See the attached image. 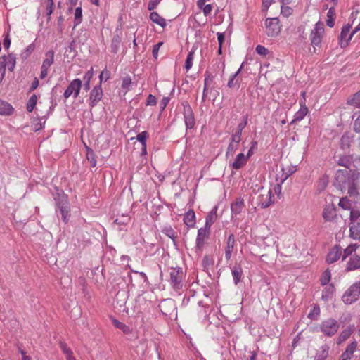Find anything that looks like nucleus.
<instances>
[{"instance_id":"1","label":"nucleus","mask_w":360,"mask_h":360,"mask_svg":"<svg viewBox=\"0 0 360 360\" xmlns=\"http://www.w3.org/2000/svg\"><path fill=\"white\" fill-rule=\"evenodd\" d=\"M359 179L360 174L356 171L339 169L335 174L334 185L342 192L347 190L349 197L358 198L360 200Z\"/></svg>"},{"instance_id":"2","label":"nucleus","mask_w":360,"mask_h":360,"mask_svg":"<svg viewBox=\"0 0 360 360\" xmlns=\"http://www.w3.org/2000/svg\"><path fill=\"white\" fill-rule=\"evenodd\" d=\"M319 330L327 337L335 335L340 328V323L335 319L328 318L321 321Z\"/></svg>"},{"instance_id":"3","label":"nucleus","mask_w":360,"mask_h":360,"mask_svg":"<svg viewBox=\"0 0 360 360\" xmlns=\"http://www.w3.org/2000/svg\"><path fill=\"white\" fill-rule=\"evenodd\" d=\"M360 297V281L353 283L344 293L342 301L347 304H351L359 300Z\"/></svg>"},{"instance_id":"4","label":"nucleus","mask_w":360,"mask_h":360,"mask_svg":"<svg viewBox=\"0 0 360 360\" xmlns=\"http://www.w3.org/2000/svg\"><path fill=\"white\" fill-rule=\"evenodd\" d=\"M281 30L278 18H267L265 20V32L268 37L278 36Z\"/></svg>"},{"instance_id":"5","label":"nucleus","mask_w":360,"mask_h":360,"mask_svg":"<svg viewBox=\"0 0 360 360\" xmlns=\"http://www.w3.org/2000/svg\"><path fill=\"white\" fill-rule=\"evenodd\" d=\"M184 271L181 268H173L169 272V283L175 290H179L183 287Z\"/></svg>"},{"instance_id":"6","label":"nucleus","mask_w":360,"mask_h":360,"mask_svg":"<svg viewBox=\"0 0 360 360\" xmlns=\"http://www.w3.org/2000/svg\"><path fill=\"white\" fill-rule=\"evenodd\" d=\"M323 34L324 24L323 22L318 21L310 33L311 45L314 46H319L322 42Z\"/></svg>"},{"instance_id":"7","label":"nucleus","mask_w":360,"mask_h":360,"mask_svg":"<svg viewBox=\"0 0 360 360\" xmlns=\"http://www.w3.org/2000/svg\"><path fill=\"white\" fill-rule=\"evenodd\" d=\"M210 230L205 227L198 229V234L195 240V251L201 252L206 240L210 237Z\"/></svg>"},{"instance_id":"8","label":"nucleus","mask_w":360,"mask_h":360,"mask_svg":"<svg viewBox=\"0 0 360 360\" xmlns=\"http://www.w3.org/2000/svg\"><path fill=\"white\" fill-rule=\"evenodd\" d=\"M184 118L187 129H193L195 125V120L193 111L191 105L188 103H184Z\"/></svg>"},{"instance_id":"9","label":"nucleus","mask_w":360,"mask_h":360,"mask_svg":"<svg viewBox=\"0 0 360 360\" xmlns=\"http://www.w3.org/2000/svg\"><path fill=\"white\" fill-rule=\"evenodd\" d=\"M81 87L82 81L79 79H75L73 81H72L64 92L63 96L65 98L67 99L72 95L74 98H77L79 94Z\"/></svg>"},{"instance_id":"10","label":"nucleus","mask_w":360,"mask_h":360,"mask_svg":"<svg viewBox=\"0 0 360 360\" xmlns=\"http://www.w3.org/2000/svg\"><path fill=\"white\" fill-rule=\"evenodd\" d=\"M103 97L101 85L98 84L93 88L89 96V105L92 108L96 106Z\"/></svg>"},{"instance_id":"11","label":"nucleus","mask_w":360,"mask_h":360,"mask_svg":"<svg viewBox=\"0 0 360 360\" xmlns=\"http://www.w3.org/2000/svg\"><path fill=\"white\" fill-rule=\"evenodd\" d=\"M352 25H344L342 28L339 40L340 44L342 47H345L348 44V42L352 39V37L354 36V34H352V31L350 32Z\"/></svg>"},{"instance_id":"12","label":"nucleus","mask_w":360,"mask_h":360,"mask_svg":"<svg viewBox=\"0 0 360 360\" xmlns=\"http://www.w3.org/2000/svg\"><path fill=\"white\" fill-rule=\"evenodd\" d=\"M274 194L271 190H269L266 193L260 194L258 197V205L262 208H267L274 204Z\"/></svg>"},{"instance_id":"13","label":"nucleus","mask_w":360,"mask_h":360,"mask_svg":"<svg viewBox=\"0 0 360 360\" xmlns=\"http://www.w3.org/2000/svg\"><path fill=\"white\" fill-rule=\"evenodd\" d=\"M342 254V248L340 245H335L328 253L326 262L328 264H331L337 262Z\"/></svg>"},{"instance_id":"14","label":"nucleus","mask_w":360,"mask_h":360,"mask_svg":"<svg viewBox=\"0 0 360 360\" xmlns=\"http://www.w3.org/2000/svg\"><path fill=\"white\" fill-rule=\"evenodd\" d=\"M160 309L165 316H171L176 310L174 302L172 300H164L159 305Z\"/></svg>"},{"instance_id":"15","label":"nucleus","mask_w":360,"mask_h":360,"mask_svg":"<svg viewBox=\"0 0 360 360\" xmlns=\"http://www.w3.org/2000/svg\"><path fill=\"white\" fill-rule=\"evenodd\" d=\"M357 269H360V256L354 254L347 261L345 270L352 271Z\"/></svg>"},{"instance_id":"16","label":"nucleus","mask_w":360,"mask_h":360,"mask_svg":"<svg viewBox=\"0 0 360 360\" xmlns=\"http://www.w3.org/2000/svg\"><path fill=\"white\" fill-rule=\"evenodd\" d=\"M245 207L244 199L241 197H238L236 200L231 205V211L232 215L237 216L240 214Z\"/></svg>"},{"instance_id":"17","label":"nucleus","mask_w":360,"mask_h":360,"mask_svg":"<svg viewBox=\"0 0 360 360\" xmlns=\"http://www.w3.org/2000/svg\"><path fill=\"white\" fill-rule=\"evenodd\" d=\"M300 108L299 110L295 113L293 120L291 121L290 124L302 120L308 113V108L306 106L304 101H300Z\"/></svg>"},{"instance_id":"18","label":"nucleus","mask_w":360,"mask_h":360,"mask_svg":"<svg viewBox=\"0 0 360 360\" xmlns=\"http://www.w3.org/2000/svg\"><path fill=\"white\" fill-rule=\"evenodd\" d=\"M235 243L236 240L234 235L233 233H231L226 240L225 247V258L226 260H229L231 259V254L235 246Z\"/></svg>"},{"instance_id":"19","label":"nucleus","mask_w":360,"mask_h":360,"mask_svg":"<svg viewBox=\"0 0 360 360\" xmlns=\"http://www.w3.org/2000/svg\"><path fill=\"white\" fill-rule=\"evenodd\" d=\"M248 157L243 153L238 154L234 161L230 165L233 169H239L243 167L248 162Z\"/></svg>"},{"instance_id":"20","label":"nucleus","mask_w":360,"mask_h":360,"mask_svg":"<svg viewBox=\"0 0 360 360\" xmlns=\"http://www.w3.org/2000/svg\"><path fill=\"white\" fill-rule=\"evenodd\" d=\"M337 216L336 209L333 205H326L323 211V217L326 221H333Z\"/></svg>"},{"instance_id":"21","label":"nucleus","mask_w":360,"mask_h":360,"mask_svg":"<svg viewBox=\"0 0 360 360\" xmlns=\"http://www.w3.org/2000/svg\"><path fill=\"white\" fill-rule=\"evenodd\" d=\"M330 346L328 344L322 345L316 352L314 360H326L329 355Z\"/></svg>"},{"instance_id":"22","label":"nucleus","mask_w":360,"mask_h":360,"mask_svg":"<svg viewBox=\"0 0 360 360\" xmlns=\"http://www.w3.org/2000/svg\"><path fill=\"white\" fill-rule=\"evenodd\" d=\"M57 208L60 210L63 221L67 222L70 218V207L67 202H60L58 203Z\"/></svg>"},{"instance_id":"23","label":"nucleus","mask_w":360,"mask_h":360,"mask_svg":"<svg viewBox=\"0 0 360 360\" xmlns=\"http://www.w3.org/2000/svg\"><path fill=\"white\" fill-rule=\"evenodd\" d=\"M349 236L354 240H360V221L351 223Z\"/></svg>"},{"instance_id":"24","label":"nucleus","mask_w":360,"mask_h":360,"mask_svg":"<svg viewBox=\"0 0 360 360\" xmlns=\"http://www.w3.org/2000/svg\"><path fill=\"white\" fill-rule=\"evenodd\" d=\"M195 214L193 210H188L184 216V222L188 228H193L195 225Z\"/></svg>"},{"instance_id":"25","label":"nucleus","mask_w":360,"mask_h":360,"mask_svg":"<svg viewBox=\"0 0 360 360\" xmlns=\"http://www.w3.org/2000/svg\"><path fill=\"white\" fill-rule=\"evenodd\" d=\"M3 59L4 60L6 67L8 70L13 72L15 69L16 64V57L13 53H8V55H4Z\"/></svg>"},{"instance_id":"26","label":"nucleus","mask_w":360,"mask_h":360,"mask_svg":"<svg viewBox=\"0 0 360 360\" xmlns=\"http://www.w3.org/2000/svg\"><path fill=\"white\" fill-rule=\"evenodd\" d=\"M55 52L53 50H49L44 54V59L42 62L41 67L49 69L54 62Z\"/></svg>"},{"instance_id":"27","label":"nucleus","mask_w":360,"mask_h":360,"mask_svg":"<svg viewBox=\"0 0 360 360\" xmlns=\"http://www.w3.org/2000/svg\"><path fill=\"white\" fill-rule=\"evenodd\" d=\"M54 6L53 0H41V8L43 9L46 15L50 18L51 15L53 13Z\"/></svg>"},{"instance_id":"28","label":"nucleus","mask_w":360,"mask_h":360,"mask_svg":"<svg viewBox=\"0 0 360 360\" xmlns=\"http://www.w3.org/2000/svg\"><path fill=\"white\" fill-rule=\"evenodd\" d=\"M14 108L8 103L0 99V115H10L13 112Z\"/></svg>"},{"instance_id":"29","label":"nucleus","mask_w":360,"mask_h":360,"mask_svg":"<svg viewBox=\"0 0 360 360\" xmlns=\"http://www.w3.org/2000/svg\"><path fill=\"white\" fill-rule=\"evenodd\" d=\"M217 217V207H214L206 217L204 227L210 230V228L216 221Z\"/></svg>"},{"instance_id":"30","label":"nucleus","mask_w":360,"mask_h":360,"mask_svg":"<svg viewBox=\"0 0 360 360\" xmlns=\"http://www.w3.org/2000/svg\"><path fill=\"white\" fill-rule=\"evenodd\" d=\"M356 347H357L356 341H355V340L352 341L347 345L346 349L345 350V352H343L342 353V354L348 357L349 359H352V358L354 355V353L356 349Z\"/></svg>"},{"instance_id":"31","label":"nucleus","mask_w":360,"mask_h":360,"mask_svg":"<svg viewBox=\"0 0 360 360\" xmlns=\"http://www.w3.org/2000/svg\"><path fill=\"white\" fill-rule=\"evenodd\" d=\"M335 291V287L333 285H327L322 292V299L325 301H328L332 298L333 294Z\"/></svg>"},{"instance_id":"32","label":"nucleus","mask_w":360,"mask_h":360,"mask_svg":"<svg viewBox=\"0 0 360 360\" xmlns=\"http://www.w3.org/2000/svg\"><path fill=\"white\" fill-rule=\"evenodd\" d=\"M336 18V13L334 7H330L327 13L326 25L330 27H333L335 20Z\"/></svg>"},{"instance_id":"33","label":"nucleus","mask_w":360,"mask_h":360,"mask_svg":"<svg viewBox=\"0 0 360 360\" xmlns=\"http://www.w3.org/2000/svg\"><path fill=\"white\" fill-rule=\"evenodd\" d=\"M150 19L155 23L159 25L162 27L167 25L165 20L161 17L157 12H152L150 14Z\"/></svg>"},{"instance_id":"34","label":"nucleus","mask_w":360,"mask_h":360,"mask_svg":"<svg viewBox=\"0 0 360 360\" xmlns=\"http://www.w3.org/2000/svg\"><path fill=\"white\" fill-rule=\"evenodd\" d=\"M204 77V86L210 88V89H213L214 76L210 72L206 71L205 72Z\"/></svg>"},{"instance_id":"35","label":"nucleus","mask_w":360,"mask_h":360,"mask_svg":"<svg viewBox=\"0 0 360 360\" xmlns=\"http://www.w3.org/2000/svg\"><path fill=\"white\" fill-rule=\"evenodd\" d=\"M162 232L175 243V240L177 238V233L172 228L171 226H165L162 229Z\"/></svg>"},{"instance_id":"36","label":"nucleus","mask_w":360,"mask_h":360,"mask_svg":"<svg viewBox=\"0 0 360 360\" xmlns=\"http://www.w3.org/2000/svg\"><path fill=\"white\" fill-rule=\"evenodd\" d=\"M121 44V37L118 34L114 35L112 43H111V51L114 53H117L120 49V45Z\"/></svg>"},{"instance_id":"37","label":"nucleus","mask_w":360,"mask_h":360,"mask_svg":"<svg viewBox=\"0 0 360 360\" xmlns=\"http://www.w3.org/2000/svg\"><path fill=\"white\" fill-rule=\"evenodd\" d=\"M231 273L233 278V282L235 285H237L240 282L243 274L242 268L240 266L233 267L231 271Z\"/></svg>"},{"instance_id":"38","label":"nucleus","mask_w":360,"mask_h":360,"mask_svg":"<svg viewBox=\"0 0 360 360\" xmlns=\"http://www.w3.org/2000/svg\"><path fill=\"white\" fill-rule=\"evenodd\" d=\"M82 21V9L81 6L77 7L74 14V27L79 25Z\"/></svg>"},{"instance_id":"39","label":"nucleus","mask_w":360,"mask_h":360,"mask_svg":"<svg viewBox=\"0 0 360 360\" xmlns=\"http://www.w3.org/2000/svg\"><path fill=\"white\" fill-rule=\"evenodd\" d=\"M35 49V44L34 43L30 44L28 45L20 53V57L22 60H26L31 53L34 51Z\"/></svg>"},{"instance_id":"40","label":"nucleus","mask_w":360,"mask_h":360,"mask_svg":"<svg viewBox=\"0 0 360 360\" xmlns=\"http://www.w3.org/2000/svg\"><path fill=\"white\" fill-rule=\"evenodd\" d=\"M347 104L360 108V91L353 95V96L347 100Z\"/></svg>"},{"instance_id":"41","label":"nucleus","mask_w":360,"mask_h":360,"mask_svg":"<svg viewBox=\"0 0 360 360\" xmlns=\"http://www.w3.org/2000/svg\"><path fill=\"white\" fill-rule=\"evenodd\" d=\"M330 278H331L330 271L328 269H327L322 273V274L321 276V278H320L321 284L322 285H327L328 284V283L330 282Z\"/></svg>"},{"instance_id":"42","label":"nucleus","mask_w":360,"mask_h":360,"mask_svg":"<svg viewBox=\"0 0 360 360\" xmlns=\"http://www.w3.org/2000/svg\"><path fill=\"white\" fill-rule=\"evenodd\" d=\"M243 63L241 65L240 68L229 79L227 86L229 88H233L238 84V80L236 79L238 74L240 72L243 68Z\"/></svg>"},{"instance_id":"43","label":"nucleus","mask_w":360,"mask_h":360,"mask_svg":"<svg viewBox=\"0 0 360 360\" xmlns=\"http://www.w3.org/2000/svg\"><path fill=\"white\" fill-rule=\"evenodd\" d=\"M319 315L320 307L318 304H314L308 314V318L311 320H316Z\"/></svg>"},{"instance_id":"44","label":"nucleus","mask_w":360,"mask_h":360,"mask_svg":"<svg viewBox=\"0 0 360 360\" xmlns=\"http://www.w3.org/2000/svg\"><path fill=\"white\" fill-rule=\"evenodd\" d=\"M37 95H35V94L32 95L30 96V98H29L27 103V110L29 112H32V110H34V108H35V106L37 105Z\"/></svg>"},{"instance_id":"45","label":"nucleus","mask_w":360,"mask_h":360,"mask_svg":"<svg viewBox=\"0 0 360 360\" xmlns=\"http://www.w3.org/2000/svg\"><path fill=\"white\" fill-rule=\"evenodd\" d=\"M288 176L287 174H283L282 178L280 181L278 180V179H276L277 184H276V186L274 187V192L276 194H278V195L281 194V190H282L281 185L288 179Z\"/></svg>"},{"instance_id":"46","label":"nucleus","mask_w":360,"mask_h":360,"mask_svg":"<svg viewBox=\"0 0 360 360\" xmlns=\"http://www.w3.org/2000/svg\"><path fill=\"white\" fill-rule=\"evenodd\" d=\"M357 246L356 245H349L343 251L342 260H345L347 257L353 255L352 253L356 250Z\"/></svg>"},{"instance_id":"47","label":"nucleus","mask_w":360,"mask_h":360,"mask_svg":"<svg viewBox=\"0 0 360 360\" xmlns=\"http://www.w3.org/2000/svg\"><path fill=\"white\" fill-rule=\"evenodd\" d=\"M351 335V333L349 330H342L338 335L337 338V344L340 345L342 342H345L346 340H347Z\"/></svg>"},{"instance_id":"48","label":"nucleus","mask_w":360,"mask_h":360,"mask_svg":"<svg viewBox=\"0 0 360 360\" xmlns=\"http://www.w3.org/2000/svg\"><path fill=\"white\" fill-rule=\"evenodd\" d=\"M194 58V51H191L186 57L185 62V68L186 70H189L193 66V61Z\"/></svg>"},{"instance_id":"49","label":"nucleus","mask_w":360,"mask_h":360,"mask_svg":"<svg viewBox=\"0 0 360 360\" xmlns=\"http://www.w3.org/2000/svg\"><path fill=\"white\" fill-rule=\"evenodd\" d=\"M293 13V9L289 6H287L286 4H283L281 5V14L285 17V18H288L289 17L290 15H291Z\"/></svg>"},{"instance_id":"50","label":"nucleus","mask_w":360,"mask_h":360,"mask_svg":"<svg viewBox=\"0 0 360 360\" xmlns=\"http://www.w3.org/2000/svg\"><path fill=\"white\" fill-rule=\"evenodd\" d=\"M112 323L115 328L122 330L125 333H127L129 330V327L126 324L117 319H112Z\"/></svg>"},{"instance_id":"51","label":"nucleus","mask_w":360,"mask_h":360,"mask_svg":"<svg viewBox=\"0 0 360 360\" xmlns=\"http://www.w3.org/2000/svg\"><path fill=\"white\" fill-rule=\"evenodd\" d=\"M338 205L344 210L351 209V202L347 197H342L340 199Z\"/></svg>"},{"instance_id":"52","label":"nucleus","mask_w":360,"mask_h":360,"mask_svg":"<svg viewBox=\"0 0 360 360\" xmlns=\"http://www.w3.org/2000/svg\"><path fill=\"white\" fill-rule=\"evenodd\" d=\"M351 140L350 137L348 135H342L340 139V146L343 149L349 148L350 146Z\"/></svg>"},{"instance_id":"53","label":"nucleus","mask_w":360,"mask_h":360,"mask_svg":"<svg viewBox=\"0 0 360 360\" xmlns=\"http://www.w3.org/2000/svg\"><path fill=\"white\" fill-rule=\"evenodd\" d=\"M248 115L246 114L243 116V121L237 126L236 132L242 135V131L248 124Z\"/></svg>"},{"instance_id":"54","label":"nucleus","mask_w":360,"mask_h":360,"mask_svg":"<svg viewBox=\"0 0 360 360\" xmlns=\"http://www.w3.org/2000/svg\"><path fill=\"white\" fill-rule=\"evenodd\" d=\"M238 144L231 141L228 146L226 155L228 156L229 155H233L234 153L236 152V150L238 149Z\"/></svg>"},{"instance_id":"55","label":"nucleus","mask_w":360,"mask_h":360,"mask_svg":"<svg viewBox=\"0 0 360 360\" xmlns=\"http://www.w3.org/2000/svg\"><path fill=\"white\" fill-rule=\"evenodd\" d=\"M255 51L257 54L263 57H265L269 53V50L262 45H257L255 48Z\"/></svg>"},{"instance_id":"56","label":"nucleus","mask_w":360,"mask_h":360,"mask_svg":"<svg viewBox=\"0 0 360 360\" xmlns=\"http://www.w3.org/2000/svg\"><path fill=\"white\" fill-rule=\"evenodd\" d=\"M131 84V78L130 76L127 75L122 79V88L126 89L127 91L129 90V86Z\"/></svg>"},{"instance_id":"57","label":"nucleus","mask_w":360,"mask_h":360,"mask_svg":"<svg viewBox=\"0 0 360 360\" xmlns=\"http://www.w3.org/2000/svg\"><path fill=\"white\" fill-rule=\"evenodd\" d=\"M6 68V63H5L4 60L3 59V57L1 56L0 58V81H1L3 79V78L5 77Z\"/></svg>"},{"instance_id":"58","label":"nucleus","mask_w":360,"mask_h":360,"mask_svg":"<svg viewBox=\"0 0 360 360\" xmlns=\"http://www.w3.org/2000/svg\"><path fill=\"white\" fill-rule=\"evenodd\" d=\"M148 133L146 131H142L137 134L136 139L141 143V145L146 144V139Z\"/></svg>"},{"instance_id":"59","label":"nucleus","mask_w":360,"mask_h":360,"mask_svg":"<svg viewBox=\"0 0 360 360\" xmlns=\"http://www.w3.org/2000/svg\"><path fill=\"white\" fill-rule=\"evenodd\" d=\"M338 164L340 166H344L347 169L351 165V162L347 157H340L338 160Z\"/></svg>"},{"instance_id":"60","label":"nucleus","mask_w":360,"mask_h":360,"mask_svg":"<svg viewBox=\"0 0 360 360\" xmlns=\"http://www.w3.org/2000/svg\"><path fill=\"white\" fill-rule=\"evenodd\" d=\"M46 120V115H43L39 118V122L35 124V131L42 129Z\"/></svg>"},{"instance_id":"61","label":"nucleus","mask_w":360,"mask_h":360,"mask_svg":"<svg viewBox=\"0 0 360 360\" xmlns=\"http://www.w3.org/2000/svg\"><path fill=\"white\" fill-rule=\"evenodd\" d=\"M11 40L9 34L6 33L4 34V42H3L4 49L6 50H8L11 46Z\"/></svg>"},{"instance_id":"62","label":"nucleus","mask_w":360,"mask_h":360,"mask_svg":"<svg viewBox=\"0 0 360 360\" xmlns=\"http://www.w3.org/2000/svg\"><path fill=\"white\" fill-rule=\"evenodd\" d=\"M353 129L356 133H360V112L354 120Z\"/></svg>"},{"instance_id":"63","label":"nucleus","mask_w":360,"mask_h":360,"mask_svg":"<svg viewBox=\"0 0 360 360\" xmlns=\"http://www.w3.org/2000/svg\"><path fill=\"white\" fill-rule=\"evenodd\" d=\"M360 217V211L359 210H351L349 219L352 223L355 222V221Z\"/></svg>"},{"instance_id":"64","label":"nucleus","mask_w":360,"mask_h":360,"mask_svg":"<svg viewBox=\"0 0 360 360\" xmlns=\"http://www.w3.org/2000/svg\"><path fill=\"white\" fill-rule=\"evenodd\" d=\"M157 103V100L155 96L149 94L146 100V105L154 106Z\"/></svg>"}]
</instances>
